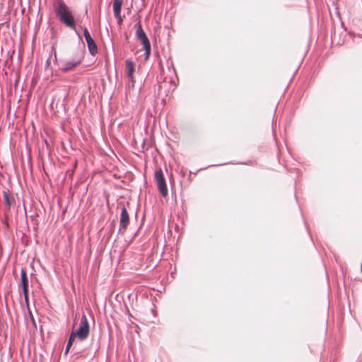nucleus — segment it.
<instances>
[{
    "mask_svg": "<svg viewBox=\"0 0 362 362\" xmlns=\"http://www.w3.org/2000/svg\"><path fill=\"white\" fill-rule=\"evenodd\" d=\"M56 14L59 20L67 27L75 28V23L74 16L65 3L60 0L55 8Z\"/></svg>",
    "mask_w": 362,
    "mask_h": 362,
    "instance_id": "obj_1",
    "label": "nucleus"
},
{
    "mask_svg": "<svg viewBox=\"0 0 362 362\" xmlns=\"http://www.w3.org/2000/svg\"><path fill=\"white\" fill-rule=\"evenodd\" d=\"M119 223L120 227H122L124 230H126L127 226L129 223V214L127 212V209L124 206H123L122 209Z\"/></svg>",
    "mask_w": 362,
    "mask_h": 362,
    "instance_id": "obj_8",
    "label": "nucleus"
},
{
    "mask_svg": "<svg viewBox=\"0 0 362 362\" xmlns=\"http://www.w3.org/2000/svg\"><path fill=\"white\" fill-rule=\"evenodd\" d=\"M20 286L23 288L25 303L28 305V279L27 272L25 269H22L21 271Z\"/></svg>",
    "mask_w": 362,
    "mask_h": 362,
    "instance_id": "obj_5",
    "label": "nucleus"
},
{
    "mask_svg": "<svg viewBox=\"0 0 362 362\" xmlns=\"http://www.w3.org/2000/svg\"><path fill=\"white\" fill-rule=\"evenodd\" d=\"M126 73L128 78L132 83H134L135 64L133 61L127 59L125 62Z\"/></svg>",
    "mask_w": 362,
    "mask_h": 362,
    "instance_id": "obj_7",
    "label": "nucleus"
},
{
    "mask_svg": "<svg viewBox=\"0 0 362 362\" xmlns=\"http://www.w3.org/2000/svg\"><path fill=\"white\" fill-rule=\"evenodd\" d=\"M122 6V1L121 0H114L113 1L114 15L117 18L118 23H119V24L122 22V18L120 15Z\"/></svg>",
    "mask_w": 362,
    "mask_h": 362,
    "instance_id": "obj_9",
    "label": "nucleus"
},
{
    "mask_svg": "<svg viewBox=\"0 0 362 362\" xmlns=\"http://www.w3.org/2000/svg\"><path fill=\"white\" fill-rule=\"evenodd\" d=\"M84 37L86 39L90 53L92 55H95L98 52V47L90 33L86 28L84 29Z\"/></svg>",
    "mask_w": 362,
    "mask_h": 362,
    "instance_id": "obj_6",
    "label": "nucleus"
},
{
    "mask_svg": "<svg viewBox=\"0 0 362 362\" xmlns=\"http://www.w3.org/2000/svg\"><path fill=\"white\" fill-rule=\"evenodd\" d=\"M80 63L81 60L64 62L61 64V69L64 71H68L78 66Z\"/></svg>",
    "mask_w": 362,
    "mask_h": 362,
    "instance_id": "obj_10",
    "label": "nucleus"
},
{
    "mask_svg": "<svg viewBox=\"0 0 362 362\" xmlns=\"http://www.w3.org/2000/svg\"><path fill=\"white\" fill-rule=\"evenodd\" d=\"M4 201L6 204V206L8 209H10L11 206L14 202V199L11 194L7 192H4Z\"/></svg>",
    "mask_w": 362,
    "mask_h": 362,
    "instance_id": "obj_11",
    "label": "nucleus"
},
{
    "mask_svg": "<svg viewBox=\"0 0 362 362\" xmlns=\"http://www.w3.org/2000/svg\"><path fill=\"white\" fill-rule=\"evenodd\" d=\"M88 334L89 324L88 319L85 315H83L81 319L79 328L76 332H75V334L80 340L83 341L88 337Z\"/></svg>",
    "mask_w": 362,
    "mask_h": 362,
    "instance_id": "obj_3",
    "label": "nucleus"
},
{
    "mask_svg": "<svg viewBox=\"0 0 362 362\" xmlns=\"http://www.w3.org/2000/svg\"><path fill=\"white\" fill-rule=\"evenodd\" d=\"M76 334H75V332H72L70 334V337H69V341H68V343H67V345H66V354H67L70 349V348L71 347L74 341V339L76 338Z\"/></svg>",
    "mask_w": 362,
    "mask_h": 362,
    "instance_id": "obj_12",
    "label": "nucleus"
},
{
    "mask_svg": "<svg viewBox=\"0 0 362 362\" xmlns=\"http://www.w3.org/2000/svg\"><path fill=\"white\" fill-rule=\"evenodd\" d=\"M135 27L136 28V36L143 45L145 51V59L147 60L149 58L151 51L150 41L142 28L140 20L138 21Z\"/></svg>",
    "mask_w": 362,
    "mask_h": 362,
    "instance_id": "obj_2",
    "label": "nucleus"
},
{
    "mask_svg": "<svg viewBox=\"0 0 362 362\" xmlns=\"http://www.w3.org/2000/svg\"><path fill=\"white\" fill-rule=\"evenodd\" d=\"M155 180L158 185V188L163 197L168 195V187L165 180L161 169H158L155 172Z\"/></svg>",
    "mask_w": 362,
    "mask_h": 362,
    "instance_id": "obj_4",
    "label": "nucleus"
}]
</instances>
